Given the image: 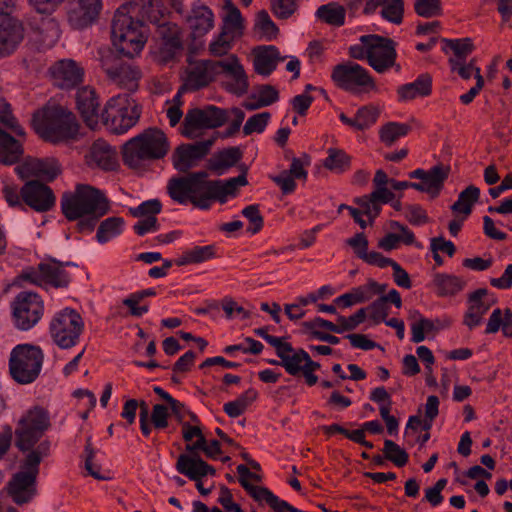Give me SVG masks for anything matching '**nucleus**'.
Listing matches in <instances>:
<instances>
[{
    "label": "nucleus",
    "mask_w": 512,
    "mask_h": 512,
    "mask_svg": "<svg viewBox=\"0 0 512 512\" xmlns=\"http://www.w3.org/2000/svg\"><path fill=\"white\" fill-rule=\"evenodd\" d=\"M240 168L242 173L228 180H210L206 171L172 177L167 183V193L181 205L190 203L196 208L208 210L213 202L226 203L228 196L237 195L239 186L248 184V168L244 164Z\"/></svg>",
    "instance_id": "nucleus-1"
},
{
    "label": "nucleus",
    "mask_w": 512,
    "mask_h": 512,
    "mask_svg": "<svg viewBox=\"0 0 512 512\" xmlns=\"http://www.w3.org/2000/svg\"><path fill=\"white\" fill-rule=\"evenodd\" d=\"M31 125L43 140L53 144L76 139L80 128L72 111L51 101L33 113Z\"/></svg>",
    "instance_id": "nucleus-2"
},
{
    "label": "nucleus",
    "mask_w": 512,
    "mask_h": 512,
    "mask_svg": "<svg viewBox=\"0 0 512 512\" xmlns=\"http://www.w3.org/2000/svg\"><path fill=\"white\" fill-rule=\"evenodd\" d=\"M170 143L166 134L157 127L144 129L126 141L121 148L124 165L139 169L146 162L163 159L169 152Z\"/></svg>",
    "instance_id": "nucleus-3"
},
{
    "label": "nucleus",
    "mask_w": 512,
    "mask_h": 512,
    "mask_svg": "<svg viewBox=\"0 0 512 512\" xmlns=\"http://www.w3.org/2000/svg\"><path fill=\"white\" fill-rule=\"evenodd\" d=\"M51 453V441L45 440L35 451L26 454L20 471L15 473L7 485L9 496L17 505L30 502L37 494V477L40 463Z\"/></svg>",
    "instance_id": "nucleus-4"
},
{
    "label": "nucleus",
    "mask_w": 512,
    "mask_h": 512,
    "mask_svg": "<svg viewBox=\"0 0 512 512\" xmlns=\"http://www.w3.org/2000/svg\"><path fill=\"white\" fill-rule=\"evenodd\" d=\"M60 208L68 221H76L97 211L99 216H104L108 213L110 205L101 190L88 184H77L74 191L62 194Z\"/></svg>",
    "instance_id": "nucleus-5"
},
{
    "label": "nucleus",
    "mask_w": 512,
    "mask_h": 512,
    "mask_svg": "<svg viewBox=\"0 0 512 512\" xmlns=\"http://www.w3.org/2000/svg\"><path fill=\"white\" fill-rule=\"evenodd\" d=\"M51 426L49 411L39 405L33 406L17 421L13 431L15 447L24 454L35 451L46 440L41 439Z\"/></svg>",
    "instance_id": "nucleus-6"
},
{
    "label": "nucleus",
    "mask_w": 512,
    "mask_h": 512,
    "mask_svg": "<svg viewBox=\"0 0 512 512\" xmlns=\"http://www.w3.org/2000/svg\"><path fill=\"white\" fill-rule=\"evenodd\" d=\"M141 113V106L136 100L128 94H119L106 102L100 119L111 133L120 135L138 123Z\"/></svg>",
    "instance_id": "nucleus-7"
},
{
    "label": "nucleus",
    "mask_w": 512,
    "mask_h": 512,
    "mask_svg": "<svg viewBox=\"0 0 512 512\" xmlns=\"http://www.w3.org/2000/svg\"><path fill=\"white\" fill-rule=\"evenodd\" d=\"M44 355L42 350L31 344H20L14 347L9 358V372L19 384L34 382L41 371Z\"/></svg>",
    "instance_id": "nucleus-8"
},
{
    "label": "nucleus",
    "mask_w": 512,
    "mask_h": 512,
    "mask_svg": "<svg viewBox=\"0 0 512 512\" xmlns=\"http://www.w3.org/2000/svg\"><path fill=\"white\" fill-rule=\"evenodd\" d=\"M83 331V318L72 308H64L57 312L49 324L50 336L61 349H70L77 345Z\"/></svg>",
    "instance_id": "nucleus-9"
},
{
    "label": "nucleus",
    "mask_w": 512,
    "mask_h": 512,
    "mask_svg": "<svg viewBox=\"0 0 512 512\" xmlns=\"http://www.w3.org/2000/svg\"><path fill=\"white\" fill-rule=\"evenodd\" d=\"M123 57L112 49L102 52L100 57L101 68L111 82L134 92L138 89L142 73L137 66L124 61Z\"/></svg>",
    "instance_id": "nucleus-10"
},
{
    "label": "nucleus",
    "mask_w": 512,
    "mask_h": 512,
    "mask_svg": "<svg viewBox=\"0 0 512 512\" xmlns=\"http://www.w3.org/2000/svg\"><path fill=\"white\" fill-rule=\"evenodd\" d=\"M362 44L368 47L367 61L378 73H384L396 66V43L391 38L376 34L363 35L360 37ZM400 66L397 65V70Z\"/></svg>",
    "instance_id": "nucleus-11"
},
{
    "label": "nucleus",
    "mask_w": 512,
    "mask_h": 512,
    "mask_svg": "<svg viewBox=\"0 0 512 512\" xmlns=\"http://www.w3.org/2000/svg\"><path fill=\"white\" fill-rule=\"evenodd\" d=\"M15 326L23 331L34 327L44 314L42 298L35 292L21 291L11 303Z\"/></svg>",
    "instance_id": "nucleus-12"
},
{
    "label": "nucleus",
    "mask_w": 512,
    "mask_h": 512,
    "mask_svg": "<svg viewBox=\"0 0 512 512\" xmlns=\"http://www.w3.org/2000/svg\"><path fill=\"white\" fill-rule=\"evenodd\" d=\"M228 121L227 109L208 105L205 108H192L187 111L181 125V134L193 138L195 131L221 127Z\"/></svg>",
    "instance_id": "nucleus-13"
},
{
    "label": "nucleus",
    "mask_w": 512,
    "mask_h": 512,
    "mask_svg": "<svg viewBox=\"0 0 512 512\" xmlns=\"http://www.w3.org/2000/svg\"><path fill=\"white\" fill-rule=\"evenodd\" d=\"M74 265L70 262H60L50 258L48 262H41L37 268L25 269L21 278L37 286L50 285L54 288H65L70 283V276L64 266Z\"/></svg>",
    "instance_id": "nucleus-14"
},
{
    "label": "nucleus",
    "mask_w": 512,
    "mask_h": 512,
    "mask_svg": "<svg viewBox=\"0 0 512 512\" xmlns=\"http://www.w3.org/2000/svg\"><path fill=\"white\" fill-rule=\"evenodd\" d=\"M331 78L338 87L347 91H354L356 87H369L372 90L376 88L375 81L369 72L353 62L336 65Z\"/></svg>",
    "instance_id": "nucleus-15"
},
{
    "label": "nucleus",
    "mask_w": 512,
    "mask_h": 512,
    "mask_svg": "<svg viewBox=\"0 0 512 512\" xmlns=\"http://www.w3.org/2000/svg\"><path fill=\"white\" fill-rule=\"evenodd\" d=\"M213 143L214 139H208L178 145L171 155L173 167L180 173H190V169L208 155Z\"/></svg>",
    "instance_id": "nucleus-16"
},
{
    "label": "nucleus",
    "mask_w": 512,
    "mask_h": 512,
    "mask_svg": "<svg viewBox=\"0 0 512 512\" xmlns=\"http://www.w3.org/2000/svg\"><path fill=\"white\" fill-rule=\"evenodd\" d=\"M22 201L37 212L50 211L56 203L53 190L39 180L27 181L20 189Z\"/></svg>",
    "instance_id": "nucleus-17"
},
{
    "label": "nucleus",
    "mask_w": 512,
    "mask_h": 512,
    "mask_svg": "<svg viewBox=\"0 0 512 512\" xmlns=\"http://www.w3.org/2000/svg\"><path fill=\"white\" fill-rule=\"evenodd\" d=\"M450 173V167L438 164L429 170L416 169L409 173L412 179H419L421 182H416V190L419 192L427 193L432 199L439 196L444 187V182L447 180Z\"/></svg>",
    "instance_id": "nucleus-18"
},
{
    "label": "nucleus",
    "mask_w": 512,
    "mask_h": 512,
    "mask_svg": "<svg viewBox=\"0 0 512 512\" xmlns=\"http://www.w3.org/2000/svg\"><path fill=\"white\" fill-rule=\"evenodd\" d=\"M54 84L65 90L74 89L83 82L84 68L72 59L57 61L50 68Z\"/></svg>",
    "instance_id": "nucleus-19"
},
{
    "label": "nucleus",
    "mask_w": 512,
    "mask_h": 512,
    "mask_svg": "<svg viewBox=\"0 0 512 512\" xmlns=\"http://www.w3.org/2000/svg\"><path fill=\"white\" fill-rule=\"evenodd\" d=\"M21 179L38 177L46 181H53L61 173V167L55 159L28 158L15 168Z\"/></svg>",
    "instance_id": "nucleus-20"
},
{
    "label": "nucleus",
    "mask_w": 512,
    "mask_h": 512,
    "mask_svg": "<svg viewBox=\"0 0 512 512\" xmlns=\"http://www.w3.org/2000/svg\"><path fill=\"white\" fill-rule=\"evenodd\" d=\"M102 0H74L68 11V21L74 29H84L99 17Z\"/></svg>",
    "instance_id": "nucleus-21"
},
{
    "label": "nucleus",
    "mask_w": 512,
    "mask_h": 512,
    "mask_svg": "<svg viewBox=\"0 0 512 512\" xmlns=\"http://www.w3.org/2000/svg\"><path fill=\"white\" fill-rule=\"evenodd\" d=\"M24 39V27L12 15L0 16V57L10 55Z\"/></svg>",
    "instance_id": "nucleus-22"
},
{
    "label": "nucleus",
    "mask_w": 512,
    "mask_h": 512,
    "mask_svg": "<svg viewBox=\"0 0 512 512\" xmlns=\"http://www.w3.org/2000/svg\"><path fill=\"white\" fill-rule=\"evenodd\" d=\"M218 74H221L220 61H197L187 73L185 87L191 91H198L207 87Z\"/></svg>",
    "instance_id": "nucleus-23"
},
{
    "label": "nucleus",
    "mask_w": 512,
    "mask_h": 512,
    "mask_svg": "<svg viewBox=\"0 0 512 512\" xmlns=\"http://www.w3.org/2000/svg\"><path fill=\"white\" fill-rule=\"evenodd\" d=\"M76 106L84 123L95 128L98 125L100 115V101L94 88L90 86L78 89L76 93Z\"/></svg>",
    "instance_id": "nucleus-24"
},
{
    "label": "nucleus",
    "mask_w": 512,
    "mask_h": 512,
    "mask_svg": "<svg viewBox=\"0 0 512 512\" xmlns=\"http://www.w3.org/2000/svg\"><path fill=\"white\" fill-rule=\"evenodd\" d=\"M123 36L124 38L114 36L111 37L113 47L115 48L113 51L123 55L128 59H133L143 50L149 37V29L147 26L138 28L134 31L126 33Z\"/></svg>",
    "instance_id": "nucleus-25"
},
{
    "label": "nucleus",
    "mask_w": 512,
    "mask_h": 512,
    "mask_svg": "<svg viewBox=\"0 0 512 512\" xmlns=\"http://www.w3.org/2000/svg\"><path fill=\"white\" fill-rule=\"evenodd\" d=\"M86 163L104 171H113L119 166L116 149L102 139L93 142L86 156Z\"/></svg>",
    "instance_id": "nucleus-26"
},
{
    "label": "nucleus",
    "mask_w": 512,
    "mask_h": 512,
    "mask_svg": "<svg viewBox=\"0 0 512 512\" xmlns=\"http://www.w3.org/2000/svg\"><path fill=\"white\" fill-rule=\"evenodd\" d=\"M220 71L232 78L227 84V90L235 95L242 96L248 92L249 82L243 65L236 55H231L228 61L220 60Z\"/></svg>",
    "instance_id": "nucleus-27"
},
{
    "label": "nucleus",
    "mask_w": 512,
    "mask_h": 512,
    "mask_svg": "<svg viewBox=\"0 0 512 512\" xmlns=\"http://www.w3.org/2000/svg\"><path fill=\"white\" fill-rule=\"evenodd\" d=\"M175 467L180 474L196 482H199L207 475L214 476L216 473L215 468L205 462L199 455L189 456L188 454H180Z\"/></svg>",
    "instance_id": "nucleus-28"
},
{
    "label": "nucleus",
    "mask_w": 512,
    "mask_h": 512,
    "mask_svg": "<svg viewBox=\"0 0 512 512\" xmlns=\"http://www.w3.org/2000/svg\"><path fill=\"white\" fill-rule=\"evenodd\" d=\"M135 6L132 1H128L116 10L111 24V37L124 38L126 33L146 27L143 20L134 19L131 15V9Z\"/></svg>",
    "instance_id": "nucleus-29"
},
{
    "label": "nucleus",
    "mask_w": 512,
    "mask_h": 512,
    "mask_svg": "<svg viewBox=\"0 0 512 512\" xmlns=\"http://www.w3.org/2000/svg\"><path fill=\"white\" fill-rule=\"evenodd\" d=\"M194 39L204 36L214 26V14L212 10L200 4H194L191 14L187 18Z\"/></svg>",
    "instance_id": "nucleus-30"
},
{
    "label": "nucleus",
    "mask_w": 512,
    "mask_h": 512,
    "mask_svg": "<svg viewBox=\"0 0 512 512\" xmlns=\"http://www.w3.org/2000/svg\"><path fill=\"white\" fill-rule=\"evenodd\" d=\"M254 70L262 76H269L277 67L278 62L284 61L285 57H281L277 47L259 46L254 49Z\"/></svg>",
    "instance_id": "nucleus-31"
},
{
    "label": "nucleus",
    "mask_w": 512,
    "mask_h": 512,
    "mask_svg": "<svg viewBox=\"0 0 512 512\" xmlns=\"http://www.w3.org/2000/svg\"><path fill=\"white\" fill-rule=\"evenodd\" d=\"M432 93V77L428 73L419 75L414 82L397 88L398 100L406 102L417 97H427Z\"/></svg>",
    "instance_id": "nucleus-32"
},
{
    "label": "nucleus",
    "mask_w": 512,
    "mask_h": 512,
    "mask_svg": "<svg viewBox=\"0 0 512 512\" xmlns=\"http://www.w3.org/2000/svg\"><path fill=\"white\" fill-rule=\"evenodd\" d=\"M23 153L22 143L0 127V163L16 164L20 161Z\"/></svg>",
    "instance_id": "nucleus-33"
},
{
    "label": "nucleus",
    "mask_w": 512,
    "mask_h": 512,
    "mask_svg": "<svg viewBox=\"0 0 512 512\" xmlns=\"http://www.w3.org/2000/svg\"><path fill=\"white\" fill-rule=\"evenodd\" d=\"M243 153L239 147H229L218 151L208 163L211 171L217 172L219 175L223 171L235 166L241 159Z\"/></svg>",
    "instance_id": "nucleus-34"
},
{
    "label": "nucleus",
    "mask_w": 512,
    "mask_h": 512,
    "mask_svg": "<svg viewBox=\"0 0 512 512\" xmlns=\"http://www.w3.org/2000/svg\"><path fill=\"white\" fill-rule=\"evenodd\" d=\"M433 285L436 293L440 297L454 296L462 291L466 281L456 275L446 273H436L433 277Z\"/></svg>",
    "instance_id": "nucleus-35"
},
{
    "label": "nucleus",
    "mask_w": 512,
    "mask_h": 512,
    "mask_svg": "<svg viewBox=\"0 0 512 512\" xmlns=\"http://www.w3.org/2000/svg\"><path fill=\"white\" fill-rule=\"evenodd\" d=\"M480 189L474 185H469L458 195V199L451 206L454 213H462L464 218L472 213V208L479 201Z\"/></svg>",
    "instance_id": "nucleus-36"
},
{
    "label": "nucleus",
    "mask_w": 512,
    "mask_h": 512,
    "mask_svg": "<svg viewBox=\"0 0 512 512\" xmlns=\"http://www.w3.org/2000/svg\"><path fill=\"white\" fill-rule=\"evenodd\" d=\"M155 26L159 38L163 41L167 48L171 50H177L182 47L180 28L177 24L164 19Z\"/></svg>",
    "instance_id": "nucleus-37"
},
{
    "label": "nucleus",
    "mask_w": 512,
    "mask_h": 512,
    "mask_svg": "<svg viewBox=\"0 0 512 512\" xmlns=\"http://www.w3.org/2000/svg\"><path fill=\"white\" fill-rule=\"evenodd\" d=\"M323 166L335 173H343L350 169L352 157L339 148H329Z\"/></svg>",
    "instance_id": "nucleus-38"
},
{
    "label": "nucleus",
    "mask_w": 512,
    "mask_h": 512,
    "mask_svg": "<svg viewBox=\"0 0 512 512\" xmlns=\"http://www.w3.org/2000/svg\"><path fill=\"white\" fill-rule=\"evenodd\" d=\"M215 246H195L190 250L185 251L182 256L176 261L178 266L188 264H198L210 260L215 257Z\"/></svg>",
    "instance_id": "nucleus-39"
},
{
    "label": "nucleus",
    "mask_w": 512,
    "mask_h": 512,
    "mask_svg": "<svg viewBox=\"0 0 512 512\" xmlns=\"http://www.w3.org/2000/svg\"><path fill=\"white\" fill-rule=\"evenodd\" d=\"M316 16L329 25L340 27L345 22V9L343 6L331 2L321 5L316 11Z\"/></svg>",
    "instance_id": "nucleus-40"
},
{
    "label": "nucleus",
    "mask_w": 512,
    "mask_h": 512,
    "mask_svg": "<svg viewBox=\"0 0 512 512\" xmlns=\"http://www.w3.org/2000/svg\"><path fill=\"white\" fill-rule=\"evenodd\" d=\"M124 226V219L121 217H109L103 220L98 226L96 239L99 243L104 244L110 239L120 235Z\"/></svg>",
    "instance_id": "nucleus-41"
},
{
    "label": "nucleus",
    "mask_w": 512,
    "mask_h": 512,
    "mask_svg": "<svg viewBox=\"0 0 512 512\" xmlns=\"http://www.w3.org/2000/svg\"><path fill=\"white\" fill-rule=\"evenodd\" d=\"M411 130L406 123L388 122L379 130V138L386 146H392L399 138L406 136Z\"/></svg>",
    "instance_id": "nucleus-42"
},
{
    "label": "nucleus",
    "mask_w": 512,
    "mask_h": 512,
    "mask_svg": "<svg viewBox=\"0 0 512 512\" xmlns=\"http://www.w3.org/2000/svg\"><path fill=\"white\" fill-rule=\"evenodd\" d=\"M156 291L152 288L141 290L135 293L130 294L127 298H125L122 303L124 306L129 308L130 315L134 317H141L143 314L147 313L149 310L148 305L139 306V303L146 297L155 296Z\"/></svg>",
    "instance_id": "nucleus-43"
},
{
    "label": "nucleus",
    "mask_w": 512,
    "mask_h": 512,
    "mask_svg": "<svg viewBox=\"0 0 512 512\" xmlns=\"http://www.w3.org/2000/svg\"><path fill=\"white\" fill-rule=\"evenodd\" d=\"M253 29L256 33H259L261 38L268 41L275 39L279 33L278 27L271 20L266 10L257 13Z\"/></svg>",
    "instance_id": "nucleus-44"
},
{
    "label": "nucleus",
    "mask_w": 512,
    "mask_h": 512,
    "mask_svg": "<svg viewBox=\"0 0 512 512\" xmlns=\"http://www.w3.org/2000/svg\"><path fill=\"white\" fill-rule=\"evenodd\" d=\"M442 42L445 44L443 51L448 53L447 48L453 51L456 59L465 62L466 58L474 51L475 47L470 38L462 39H447L443 38Z\"/></svg>",
    "instance_id": "nucleus-45"
},
{
    "label": "nucleus",
    "mask_w": 512,
    "mask_h": 512,
    "mask_svg": "<svg viewBox=\"0 0 512 512\" xmlns=\"http://www.w3.org/2000/svg\"><path fill=\"white\" fill-rule=\"evenodd\" d=\"M167 13V8L161 0H148L142 5L140 10L142 19H146L154 25L166 19Z\"/></svg>",
    "instance_id": "nucleus-46"
},
{
    "label": "nucleus",
    "mask_w": 512,
    "mask_h": 512,
    "mask_svg": "<svg viewBox=\"0 0 512 512\" xmlns=\"http://www.w3.org/2000/svg\"><path fill=\"white\" fill-rule=\"evenodd\" d=\"M442 326L440 320L433 321L428 318H421L420 321L413 322L411 324V341L413 343H420L424 341L426 334L431 332H438Z\"/></svg>",
    "instance_id": "nucleus-47"
},
{
    "label": "nucleus",
    "mask_w": 512,
    "mask_h": 512,
    "mask_svg": "<svg viewBox=\"0 0 512 512\" xmlns=\"http://www.w3.org/2000/svg\"><path fill=\"white\" fill-rule=\"evenodd\" d=\"M372 294L368 292L366 286H359L353 288L350 292L337 297L334 302L344 308L350 307L354 304L364 303L371 299Z\"/></svg>",
    "instance_id": "nucleus-48"
},
{
    "label": "nucleus",
    "mask_w": 512,
    "mask_h": 512,
    "mask_svg": "<svg viewBox=\"0 0 512 512\" xmlns=\"http://www.w3.org/2000/svg\"><path fill=\"white\" fill-rule=\"evenodd\" d=\"M0 122L18 137H25L26 133L13 115L11 105L5 101L0 103Z\"/></svg>",
    "instance_id": "nucleus-49"
},
{
    "label": "nucleus",
    "mask_w": 512,
    "mask_h": 512,
    "mask_svg": "<svg viewBox=\"0 0 512 512\" xmlns=\"http://www.w3.org/2000/svg\"><path fill=\"white\" fill-rule=\"evenodd\" d=\"M383 452L385 458L398 467L405 466L409 461L408 453L392 440L384 441Z\"/></svg>",
    "instance_id": "nucleus-50"
},
{
    "label": "nucleus",
    "mask_w": 512,
    "mask_h": 512,
    "mask_svg": "<svg viewBox=\"0 0 512 512\" xmlns=\"http://www.w3.org/2000/svg\"><path fill=\"white\" fill-rule=\"evenodd\" d=\"M404 2L403 0H384L381 10V16L394 24H400L403 20Z\"/></svg>",
    "instance_id": "nucleus-51"
},
{
    "label": "nucleus",
    "mask_w": 512,
    "mask_h": 512,
    "mask_svg": "<svg viewBox=\"0 0 512 512\" xmlns=\"http://www.w3.org/2000/svg\"><path fill=\"white\" fill-rule=\"evenodd\" d=\"M237 472L239 474V483L244 490L255 500L260 501V496L267 489L266 487L256 486L249 482L251 475L250 469L243 464L237 466Z\"/></svg>",
    "instance_id": "nucleus-52"
},
{
    "label": "nucleus",
    "mask_w": 512,
    "mask_h": 512,
    "mask_svg": "<svg viewBox=\"0 0 512 512\" xmlns=\"http://www.w3.org/2000/svg\"><path fill=\"white\" fill-rule=\"evenodd\" d=\"M237 472L239 474V483L244 490L255 500L260 501V496L267 489L266 487L256 486L249 482L251 475L250 469L243 464L237 466Z\"/></svg>",
    "instance_id": "nucleus-53"
},
{
    "label": "nucleus",
    "mask_w": 512,
    "mask_h": 512,
    "mask_svg": "<svg viewBox=\"0 0 512 512\" xmlns=\"http://www.w3.org/2000/svg\"><path fill=\"white\" fill-rule=\"evenodd\" d=\"M162 211V203L158 199L142 202L137 207L129 208V213L136 218L157 217Z\"/></svg>",
    "instance_id": "nucleus-54"
},
{
    "label": "nucleus",
    "mask_w": 512,
    "mask_h": 512,
    "mask_svg": "<svg viewBox=\"0 0 512 512\" xmlns=\"http://www.w3.org/2000/svg\"><path fill=\"white\" fill-rule=\"evenodd\" d=\"M232 42L233 36L227 30L222 29L217 38L210 43L209 51L213 56H224L231 50Z\"/></svg>",
    "instance_id": "nucleus-55"
},
{
    "label": "nucleus",
    "mask_w": 512,
    "mask_h": 512,
    "mask_svg": "<svg viewBox=\"0 0 512 512\" xmlns=\"http://www.w3.org/2000/svg\"><path fill=\"white\" fill-rule=\"evenodd\" d=\"M95 453L96 452L92 444V437L88 436L84 447L85 469L93 478L97 480H106L108 478L100 474L101 466L93 464Z\"/></svg>",
    "instance_id": "nucleus-56"
},
{
    "label": "nucleus",
    "mask_w": 512,
    "mask_h": 512,
    "mask_svg": "<svg viewBox=\"0 0 512 512\" xmlns=\"http://www.w3.org/2000/svg\"><path fill=\"white\" fill-rule=\"evenodd\" d=\"M270 117L271 114L269 112H262L251 116L244 124L243 134L248 136L254 132H263L268 124Z\"/></svg>",
    "instance_id": "nucleus-57"
},
{
    "label": "nucleus",
    "mask_w": 512,
    "mask_h": 512,
    "mask_svg": "<svg viewBox=\"0 0 512 512\" xmlns=\"http://www.w3.org/2000/svg\"><path fill=\"white\" fill-rule=\"evenodd\" d=\"M359 131L366 130L376 123L379 117V110L373 105L359 108L356 112Z\"/></svg>",
    "instance_id": "nucleus-58"
},
{
    "label": "nucleus",
    "mask_w": 512,
    "mask_h": 512,
    "mask_svg": "<svg viewBox=\"0 0 512 512\" xmlns=\"http://www.w3.org/2000/svg\"><path fill=\"white\" fill-rule=\"evenodd\" d=\"M414 9L419 16L425 18L440 16L442 14L440 0H416Z\"/></svg>",
    "instance_id": "nucleus-59"
},
{
    "label": "nucleus",
    "mask_w": 512,
    "mask_h": 512,
    "mask_svg": "<svg viewBox=\"0 0 512 512\" xmlns=\"http://www.w3.org/2000/svg\"><path fill=\"white\" fill-rule=\"evenodd\" d=\"M306 353L304 349L300 348L294 351L293 355H289L288 358H283L280 365L285 368L288 374L297 376L303 370L304 359L302 355Z\"/></svg>",
    "instance_id": "nucleus-60"
},
{
    "label": "nucleus",
    "mask_w": 512,
    "mask_h": 512,
    "mask_svg": "<svg viewBox=\"0 0 512 512\" xmlns=\"http://www.w3.org/2000/svg\"><path fill=\"white\" fill-rule=\"evenodd\" d=\"M273 14L279 19H288L297 10V0H270Z\"/></svg>",
    "instance_id": "nucleus-61"
},
{
    "label": "nucleus",
    "mask_w": 512,
    "mask_h": 512,
    "mask_svg": "<svg viewBox=\"0 0 512 512\" xmlns=\"http://www.w3.org/2000/svg\"><path fill=\"white\" fill-rule=\"evenodd\" d=\"M242 214L246 217L250 225L247 228L248 232L256 234L261 231L264 225V219L259 211V206L256 204L249 205L242 210Z\"/></svg>",
    "instance_id": "nucleus-62"
},
{
    "label": "nucleus",
    "mask_w": 512,
    "mask_h": 512,
    "mask_svg": "<svg viewBox=\"0 0 512 512\" xmlns=\"http://www.w3.org/2000/svg\"><path fill=\"white\" fill-rule=\"evenodd\" d=\"M488 295L486 288H479L468 295V302L470 303L469 309L476 312L477 314L483 315L489 310L491 304H486L483 301V297Z\"/></svg>",
    "instance_id": "nucleus-63"
},
{
    "label": "nucleus",
    "mask_w": 512,
    "mask_h": 512,
    "mask_svg": "<svg viewBox=\"0 0 512 512\" xmlns=\"http://www.w3.org/2000/svg\"><path fill=\"white\" fill-rule=\"evenodd\" d=\"M260 501H265L275 512H296V508L287 501L279 499L268 488L260 496Z\"/></svg>",
    "instance_id": "nucleus-64"
}]
</instances>
